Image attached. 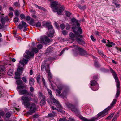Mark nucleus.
<instances>
[{"mask_svg": "<svg viewBox=\"0 0 121 121\" xmlns=\"http://www.w3.org/2000/svg\"><path fill=\"white\" fill-rule=\"evenodd\" d=\"M117 100L114 99L111 103V106H109L106 108L98 113L95 117L91 118L90 119L88 120L87 118L83 117L82 116L79 117V118L82 120L83 121H95L101 118L106 116L108 113V111L111 108V106H112L115 104Z\"/></svg>", "mask_w": 121, "mask_h": 121, "instance_id": "nucleus-1", "label": "nucleus"}, {"mask_svg": "<svg viewBox=\"0 0 121 121\" xmlns=\"http://www.w3.org/2000/svg\"><path fill=\"white\" fill-rule=\"evenodd\" d=\"M19 94L21 95H25L21 98L22 104L25 106L28 107L30 105V101L32 100L31 97H33V93L30 92L26 89H23L19 91Z\"/></svg>", "mask_w": 121, "mask_h": 121, "instance_id": "nucleus-2", "label": "nucleus"}, {"mask_svg": "<svg viewBox=\"0 0 121 121\" xmlns=\"http://www.w3.org/2000/svg\"><path fill=\"white\" fill-rule=\"evenodd\" d=\"M73 47L75 50L73 52L74 56H76L78 55H79L82 56H87L89 55V54L86 51L83 49L79 46L74 45Z\"/></svg>", "mask_w": 121, "mask_h": 121, "instance_id": "nucleus-3", "label": "nucleus"}, {"mask_svg": "<svg viewBox=\"0 0 121 121\" xmlns=\"http://www.w3.org/2000/svg\"><path fill=\"white\" fill-rule=\"evenodd\" d=\"M58 3L56 1L51 2L50 6L52 8L53 11L54 12H57L58 15H61L62 12L64 10V8L63 6L60 7V8L58 6Z\"/></svg>", "mask_w": 121, "mask_h": 121, "instance_id": "nucleus-4", "label": "nucleus"}, {"mask_svg": "<svg viewBox=\"0 0 121 121\" xmlns=\"http://www.w3.org/2000/svg\"><path fill=\"white\" fill-rule=\"evenodd\" d=\"M110 72L113 75V77L115 80V82L116 83L117 89H120V82L117 77V75L115 71L111 68H110Z\"/></svg>", "mask_w": 121, "mask_h": 121, "instance_id": "nucleus-5", "label": "nucleus"}, {"mask_svg": "<svg viewBox=\"0 0 121 121\" xmlns=\"http://www.w3.org/2000/svg\"><path fill=\"white\" fill-rule=\"evenodd\" d=\"M66 105L67 108L71 109V110L74 113L78 114H80L79 110L74 105L69 103H66Z\"/></svg>", "mask_w": 121, "mask_h": 121, "instance_id": "nucleus-6", "label": "nucleus"}, {"mask_svg": "<svg viewBox=\"0 0 121 121\" xmlns=\"http://www.w3.org/2000/svg\"><path fill=\"white\" fill-rule=\"evenodd\" d=\"M51 99L52 100V102L54 103L55 105H56L57 108L56 110L62 113H64V111L61 108V105L59 102L54 98H52Z\"/></svg>", "mask_w": 121, "mask_h": 121, "instance_id": "nucleus-7", "label": "nucleus"}, {"mask_svg": "<svg viewBox=\"0 0 121 121\" xmlns=\"http://www.w3.org/2000/svg\"><path fill=\"white\" fill-rule=\"evenodd\" d=\"M90 84L91 86H90L93 90L96 91L97 90L98 88V84L97 82L96 81L92 80L90 81Z\"/></svg>", "mask_w": 121, "mask_h": 121, "instance_id": "nucleus-8", "label": "nucleus"}, {"mask_svg": "<svg viewBox=\"0 0 121 121\" xmlns=\"http://www.w3.org/2000/svg\"><path fill=\"white\" fill-rule=\"evenodd\" d=\"M72 23H70L72 25V28L73 29H77V26H80V24L78 22V21L74 18H73L71 20Z\"/></svg>", "mask_w": 121, "mask_h": 121, "instance_id": "nucleus-9", "label": "nucleus"}, {"mask_svg": "<svg viewBox=\"0 0 121 121\" xmlns=\"http://www.w3.org/2000/svg\"><path fill=\"white\" fill-rule=\"evenodd\" d=\"M30 105L29 111L27 112V114L31 115L32 114L35 113L36 109V105L34 103H33L29 106Z\"/></svg>", "mask_w": 121, "mask_h": 121, "instance_id": "nucleus-10", "label": "nucleus"}, {"mask_svg": "<svg viewBox=\"0 0 121 121\" xmlns=\"http://www.w3.org/2000/svg\"><path fill=\"white\" fill-rule=\"evenodd\" d=\"M40 40L42 43L46 45L50 43L51 40L48 37L44 35L41 37Z\"/></svg>", "mask_w": 121, "mask_h": 121, "instance_id": "nucleus-11", "label": "nucleus"}, {"mask_svg": "<svg viewBox=\"0 0 121 121\" xmlns=\"http://www.w3.org/2000/svg\"><path fill=\"white\" fill-rule=\"evenodd\" d=\"M22 24H20L18 25L17 26V27L19 29L21 30L24 28V29L23 30L24 32H25L27 30L26 27L28 26V25L27 23L23 21H21Z\"/></svg>", "mask_w": 121, "mask_h": 121, "instance_id": "nucleus-12", "label": "nucleus"}, {"mask_svg": "<svg viewBox=\"0 0 121 121\" xmlns=\"http://www.w3.org/2000/svg\"><path fill=\"white\" fill-rule=\"evenodd\" d=\"M47 62V60H45L43 61L42 64L41 66V70L43 72L44 71V69H45V70L46 71V72L48 71V65L49 66V69H50V67H49V64H48L47 65V67L45 66V65L46 64V63Z\"/></svg>", "mask_w": 121, "mask_h": 121, "instance_id": "nucleus-13", "label": "nucleus"}, {"mask_svg": "<svg viewBox=\"0 0 121 121\" xmlns=\"http://www.w3.org/2000/svg\"><path fill=\"white\" fill-rule=\"evenodd\" d=\"M42 26H44L46 28H47L48 30H52V29H53V27L52 25H51L50 22H47L45 24L42 25Z\"/></svg>", "mask_w": 121, "mask_h": 121, "instance_id": "nucleus-14", "label": "nucleus"}, {"mask_svg": "<svg viewBox=\"0 0 121 121\" xmlns=\"http://www.w3.org/2000/svg\"><path fill=\"white\" fill-rule=\"evenodd\" d=\"M107 41L108 42L106 44V46L109 48L112 47V46H114L115 44L114 43L110 42L108 40H107Z\"/></svg>", "mask_w": 121, "mask_h": 121, "instance_id": "nucleus-15", "label": "nucleus"}, {"mask_svg": "<svg viewBox=\"0 0 121 121\" xmlns=\"http://www.w3.org/2000/svg\"><path fill=\"white\" fill-rule=\"evenodd\" d=\"M48 71L46 72L48 73V79L49 82H51L50 80L52 78V75L51 74V73L50 72V69H49V66L48 65Z\"/></svg>", "mask_w": 121, "mask_h": 121, "instance_id": "nucleus-16", "label": "nucleus"}, {"mask_svg": "<svg viewBox=\"0 0 121 121\" xmlns=\"http://www.w3.org/2000/svg\"><path fill=\"white\" fill-rule=\"evenodd\" d=\"M55 33L54 29H52V30H50L48 34V36L49 37L52 38L54 36V34Z\"/></svg>", "mask_w": 121, "mask_h": 121, "instance_id": "nucleus-17", "label": "nucleus"}, {"mask_svg": "<svg viewBox=\"0 0 121 121\" xmlns=\"http://www.w3.org/2000/svg\"><path fill=\"white\" fill-rule=\"evenodd\" d=\"M5 68L3 65H0V75L1 76L3 73H1V72H4L5 71Z\"/></svg>", "mask_w": 121, "mask_h": 121, "instance_id": "nucleus-18", "label": "nucleus"}, {"mask_svg": "<svg viewBox=\"0 0 121 121\" xmlns=\"http://www.w3.org/2000/svg\"><path fill=\"white\" fill-rule=\"evenodd\" d=\"M35 81L34 78L32 77L30 78L29 79V85L31 86L34 85Z\"/></svg>", "mask_w": 121, "mask_h": 121, "instance_id": "nucleus-19", "label": "nucleus"}, {"mask_svg": "<svg viewBox=\"0 0 121 121\" xmlns=\"http://www.w3.org/2000/svg\"><path fill=\"white\" fill-rule=\"evenodd\" d=\"M53 48L51 46H49L48 48L46 51V53H51L52 52Z\"/></svg>", "mask_w": 121, "mask_h": 121, "instance_id": "nucleus-20", "label": "nucleus"}, {"mask_svg": "<svg viewBox=\"0 0 121 121\" xmlns=\"http://www.w3.org/2000/svg\"><path fill=\"white\" fill-rule=\"evenodd\" d=\"M76 39L77 41L79 43H82L84 44H85V42L82 39L78 38V37H76Z\"/></svg>", "mask_w": 121, "mask_h": 121, "instance_id": "nucleus-21", "label": "nucleus"}, {"mask_svg": "<svg viewBox=\"0 0 121 121\" xmlns=\"http://www.w3.org/2000/svg\"><path fill=\"white\" fill-rule=\"evenodd\" d=\"M73 32L75 33V34L76 35V37H78L80 38H82L83 37L82 36L81 34H79V33L77 31L75 30H73Z\"/></svg>", "mask_w": 121, "mask_h": 121, "instance_id": "nucleus-22", "label": "nucleus"}, {"mask_svg": "<svg viewBox=\"0 0 121 121\" xmlns=\"http://www.w3.org/2000/svg\"><path fill=\"white\" fill-rule=\"evenodd\" d=\"M57 87L60 90H62L64 89H65V86L63 84H60L57 86Z\"/></svg>", "mask_w": 121, "mask_h": 121, "instance_id": "nucleus-23", "label": "nucleus"}, {"mask_svg": "<svg viewBox=\"0 0 121 121\" xmlns=\"http://www.w3.org/2000/svg\"><path fill=\"white\" fill-rule=\"evenodd\" d=\"M77 7L81 10H85L86 8V5H84L82 6L80 4H78Z\"/></svg>", "mask_w": 121, "mask_h": 121, "instance_id": "nucleus-24", "label": "nucleus"}, {"mask_svg": "<svg viewBox=\"0 0 121 121\" xmlns=\"http://www.w3.org/2000/svg\"><path fill=\"white\" fill-rule=\"evenodd\" d=\"M46 99L45 98H43V99H41L40 102V105L43 106L46 104L45 101Z\"/></svg>", "mask_w": 121, "mask_h": 121, "instance_id": "nucleus-25", "label": "nucleus"}, {"mask_svg": "<svg viewBox=\"0 0 121 121\" xmlns=\"http://www.w3.org/2000/svg\"><path fill=\"white\" fill-rule=\"evenodd\" d=\"M34 5L36 7L38 8V9H39L42 10L43 11H46V9H45L44 7H43L39 6L37 5V4H34Z\"/></svg>", "mask_w": 121, "mask_h": 121, "instance_id": "nucleus-26", "label": "nucleus"}, {"mask_svg": "<svg viewBox=\"0 0 121 121\" xmlns=\"http://www.w3.org/2000/svg\"><path fill=\"white\" fill-rule=\"evenodd\" d=\"M73 30H77V31L78 33L79 32L81 34H82V29H81V27L80 26H77V29H73Z\"/></svg>", "mask_w": 121, "mask_h": 121, "instance_id": "nucleus-27", "label": "nucleus"}, {"mask_svg": "<svg viewBox=\"0 0 121 121\" xmlns=\"http://www.w3.org/2000/svg\"><path fill=\"white\" fill-rule=\"evenodd\" d=\"M20 13L21 11L19 10H16L14 12L15 15L18 17L20 15Z\"/></svg>", "mask_w": 121, "mask_h": 121, "instance_id": "nucleus-28", "label": "nucleus"}, {"mask_svg": "<svg viewBox=\"0 0 121 121\" xmlns=\"http://www.w3.org/2000/svg\"><path fill=\"white\" fill-rule=\"evenodd\" d=\"M13 71L11 69H9L7 72V74L8 75L11 76L13 74Z\"/></svg>", "mask_w": 121, "mask_h": 121, "instance_id": "nucleus-29", "label": "nucleus"}, {"mask_svg": "<svg viewBox=\"0 0 121 121\" xmlns=\"http://www.w3.org/2000/svg\"><path fill=\"white\" fill-rule=\"evenodd\" d=\"M92 79L93 80H94L96 81H97L99 79L98 76V74H97L95 75H94L93 76Z\"/></svg>", "mask_w": 121, "mask_h": 121, "instance_id": "nucleus-30", "label": "nucleus"}, {"mask_svg": "<svg viewBox=\"0 0 121 121\" xmlns=\"http://www.w3.org/2000/svg\"><path fill=\"white\" fill-rule=\"evenodd\" d=\"M95 66L97 67H99L100 66V65L99 63L97 60H95L94 63Z\"/></svg>", "mask_w": 121, "mask_h": 121, "instance_id": "nucleus-31", "label": "nucleus"}, {"mask_svg": "<svg viewBox=\"0 0 121 121\" xmlns=\"http://www.w3.org/2000/svg\"><path fill=\"white\" fill-rule=\"evenodd\" d=\"M26 53L27 55H29L31 56H34V53L32 51L30 52L28 51Z\"/></svg>", "mask_w": 121, "mask_h": 121, "instance_id": "nucleus-32", "label": "nucleus"}, {"mask_svg": "<svg viewBox=\"0 0 121 121\" xmlns=\"http://www.w3.org/2000/svg\"><path fill=\"white\" fill-rule=\"evenodd\" d=\"M6 20L5 19V18H1L0 22L2 25H4L6 22Z\"/></svg>", "mask_w": 121, "mask_h": 121, "instance_id": "nucleus-33", "label": "nucleus"}, {"mask_svg": "<svg viewBox=\"0 0 121 121\" xmlns=\"http://www.w3.org/2000/svg\"><path fill=\"white\" fill-rule=\"evenodd\" d=\"M120 89H117L116 93L115 96L116 98H117L118 97L120 94Z\"/></svg>", "mask_w": 121, "mask_h": 121, "instance_id": "nucleus-34", "label": "nucleus"}, {"mask_svg": "<svg viewBox=\"0 0 121 121\" xmlns=\"http://www.w3.org/2000/svg\"><path fill=\"white\" fill-rule=\"evenodd\" d=\"M37 28H39L40 27H42L41 25V22L39 21H38L35 24Z\"/></svg>", "mask_w": 121, "mask_h": 121, "instance_id": "nucleus-35", "label": "nucleus"}, {"mask_svg": "<svg viewBox=\"0 0 121 121\" xmlns=\"http://www.w3.org/2000/svg\"><path fill=\"white\" fill-rule=\"evenodd\" d=\"M72 25H69L67 23L66 24V28L67 30H69L70 28H71Z\"/></svg>", "mask_w": 121, "mask_h": 121, "instance_id": "nucleus-36", "label": "nucleus"}, {"mask_svg": "<svg viewBox=\"0 0 121 121\" xmlns=\"http://www.w3.org/2000/svg\"><path fill=\"white\" fill-rule=\"evenodd\" d=\"M16 82L17 83V84L18 85H21L23 83L22 81L20 79L16 80Z\"/></svg>", "mask_w": 121, "mask_h": 121, "instance_id": "nucleus-37", "label": "nucleus"}, {"mask_svg": "<svg viewBox=\"0 0 121 121\" xmlns=\"http://www.w3.org/2000/svg\"><path fill=\"white\" fill-rule=\"evenodd\" d=\"M30 24L31 25L33 26H35V24L34 23V19L32 18L31 19L30 21Z\"/></svg>", "mask_w": 121, "mask_h": 121, "instance_id": "nucleus-38", "label": "nucleus"}, {"mask_svg": "<svg viewBox=\"0 0 121 121\" xmlns=\"http://www.w3.org/2000/svg\"><path fill=\"white\" fill-rule=\"evenodd\" d=\"M19 20V19L18 17L16 16L14 18L13 21L15 23H17L18 22Z\"/></svg>", "mask_w": 121, "mask_h": 121, "instance_id": "nucleus-39", "label": "nucleus"}, {"mask_svg": "<svg viewBox=\"0 0 121 121\" xmlns=\"http://www.w3.org/2000/svg\"><path fill=\"white\" fill-rule=\"evenodd\" d=\"M11 114L10 112H7L5 114V116L6 118H9L11 116Z\"/></svg>", "mask_w": 121, "mask_h": 121, "instance_id": "nucleus-40", "label": "nucleus"}, {"mask_svg": "<svg viewBox=\"0 0 121 121\" xmlns=\"http://www.w3.org/2000/svg\"><path fill=\"white\" fill-rule=\"evenodd\" d=\"M23 69V67H20L17 69V71L21 73H22V71Z\"/></svg>", "mask_w": 121, "mask_h": 121, "instance_id": "nucleus-41", "label": "nucleus"}, {"mask_svg": "<svg viewBox=\"0 0 121 121\" xmlns=\"http://www.w3.org/2000/svg\"><path fill=\"white\" fill-rule=\"evenodd\" d=\"M56 114V113H53V114L50 113L48 114V116L49 117H52L55 116Z\"/></svg>", "mask_w": 121, "mask_h": 121, "instance_id": "nucleus-42", "label": "nucleus"}, {"mask_svg": "<svg viewBox=\"0 0 121 121\" xmlns=\"http://www.w3.org/2000/svg\"><path fill=\"white\" fill-rule=\"evenodd\" d=\"M47 90H48V93L50 95L51 97L50 99L52 100H52L51 99V98H53V97L52 96V91H51V90L47 89Z\"/></svg>", "mask_w": 121, "mask_h": 121, "instance_id": "nucleus-43", "label": "nucleus"}, {"mask_svg": "<svg viewBox=\"0 0 121 121\" xmlns=\"http://www.w3.org/2000/svg\"><path fill=\"white\" fill-rule=\"evenodd\" d=\"M21 18V19L22 20V19H24L26 18V17L23 14H21L20 15Z\"/></svg>", "mask_w": 121, "mask_h": 121, "instance_id": "nucleus-44", "label": "nucleus"}, {"mask_svg": "<svg viewBox=\"0 0 121 121\" xmlns=\"http://www.w3.org/2000/svg\"><path fill=\"white\" fill-rule=\"evenodd\" d=\"M114 115V113H112L110 115L108 116L106 118V119H107L108 120L111 119L112 117H113Z\"/></svg>", "mask_w": 121, "mask_h": 121, "instance_id": "nucleus-45", "label": "nucleus"}, {"mask_svg": "<svg viewBox=\"0 0 121 121\" xmlns=\"http://www.w3.org/2000/svg\"><path fill=\"white\" fill-rule=\"evenodd\" d=\"M32 51H33L34 53V52L35 53H38V50L37 48H33L32 49Z\"/></svg>", "mask_w": 121, "mask_h": 121, "instance_id": "nucleus-46", "label": "nucleus"}, {"mask_svg": "<svg viewBox=\"0 0 121 121\" xmlns=\"http://www.w3.org/2000/svg\"><path fill=\"white\" fill-rule=\"evenodd\" d=\"M24 86L22 85H20L17 86V88L19 89H23L24 88Z\"/></svg>", "mask_w": 121, "mask_h": 121, "instance_id": "nucleus-47", "label": "nucleus"}, {"mask_svg": "<svg viewBox=\"0 0 121 121\" xmlns=\"http://www.w3.org/2000/svg\"><path fill=\"white\" fill-rule=\"evenodd\" d=\"M95 34L96 35L97 37H98L100 36V32L98 31H95Z\"/></svg>", "mask_w": 121, "mask_h": 121, "instance_id": "nucleus-48", "label": "nucleus"}, {"mask_svg": "<svg viewBox=\"0 0 121 121\" xmlns=\"http://www.w3.org/2000/svg\"><path fill=\"white\" fill-rule=\"evenodd\" d=\"M14 5L16 7H20V4L19 2H16L14 3Z\"/></svg>", "mask_w": 121, "mask_h": 121, "instance_id": "nucleus-49", "label": "nucleus"}, {"mask_svg": "<svg viewBox=\"0 0 121 121\" xmlns=\"http://www.w3.org/2000/svg\"><path fill=\"white\" fill-rule=\"evenodd\" d=\"M71 14V13L69 11H66V15L68 17H70Z\"/></svg>", "mask_w": 121, "mask_h": 121, "instance_id": "nucleus-50", "label": "nucleus"}, {"mask_svg": "<svg viewBox=\"0 0 121 121\" xmlns=\"http://www.w3.org/2000/svg\"><path fill=\"white\" fill-rule=\"evenodd\" d=\"M66 95L64 93H63V92L62 93H61V94H60L59 95V96H61V97L63 98H64L65 97Z\"/></svg>", "mask_w": 121, "mask_h": 121, "instance_id": "nucleus-51", "label": "nucleus"}, {"mask_svg": "<svg viewBox=\"0 0 121 121\" xmlns=\"http://www.w3.org/2000/svg\"><path fill=\"white\" fill-rule=\"evenodd\" d=\"M69 36L71 37L72 38H74L75 37V35L72 32H71L69 33Z\"/></svg>", "mask_w": 121, "mask_h": 121, "instance_id": "nucleus-52", "label": "nucleus"}, {"mask_svg": "<svg viewBox=\"0 0 121 121\" xmlns=\"http://www.w3.org/2000/svg\"><path fill=\"white\" fill-rule=\"evenodd\" d=\"M119 116L118 115H116L114 116V117L112 120V121H116L117 119V118Z\"/></svg>", "mask_w": 121, "mask_h": 121, "instance_id": "nucleus-53", "label": "nucleus"}, {"mask_svg": "<svg viewBox=\"0 0 121 121\" xmlns=\"http://www.w3.org/2000/svg\"><path fill=\"white\" fill-rule=\"evenodd\" d=\"M40 78L39 75H38L36 78V79L37 82L38 83L40 80Z\"/></svg>", "mask_w": 121, "mask_h": 121, "instance_id": "nucleus-54", "label": "nucleus"}, {"mask_svg": "<svg viewBox=\"0 0 121 121\" xmlns=\"http://www.w3.org/2000/svg\"><path fill=\"white\" fill-rule=\"evenodd\" d=\"M68 89H65V90L63 91V93H64L66 95L67 94L68 92Z\"/></svg>", "mask_w": 121, "mask_h": 121, "instance_id": "nucleus-55", "label": "nucleus"}, {"mask_svg": "<svg viewBox=\"0 0 121 121\" xmlns=\"http://www.w3.org/2000/svg\"><path fill=\"white\" fill-rule=\"evenodd\" d=\"M29 60L28 59H23V61L24 63L25 64H27Z\"/></svg>", "mask_w": 121, "mask_h": 121, "instance_id": "nucleus-56", "label": "nucleus"}, {"mask_svg": "<svg viewBox=\"0 0 121 121\" xmlns=\"http://www.w3.org/2000/svg\"><path fill=\"white\" fill-rule=\"evenodd\" d=\"M22 79L24 83H26L27 82V80L25 77H23L22 78Z\"/></svg>", "mask_w": 121, "mask_h": 121, "instance_id": "nucleus-57", "label": "nucleus"}, {"mask_svg": "<svg viewBox=\"0 0 121 121\" xmlns=\"http://www.w3.org/2000/svg\"><path fill=\"white\" fill-rule=\"evenodd\" d=\"M60 26L62 30L64 29L65 28V25L63 23L61 24Z\"/></svg>", "mask_w": 121, "mask_h": 121, "instance_id": "nucleus-58", "label": "nucleus"}, {"mask_svg": "<svg viewBox=\"0 0 121 121\" xmlns=\"http://www.w3.org/2000/svg\"><path fill=\"white\" fill-rule=\"evenodd\" d=\"M37 47L39 49H40L42 47V45L41 44H39L37 46Z\"/></svg>", "mask_w": 121, "mask_h": 121, "instance_id": "nucleus-59", "label": "nucleus"}, {"mask_svg": "<svg viewBox=\"0 0 121 121\" xmlns=\"http://www.w3.org/2000/svg\"><path fill=\"white\" fill-rule=\"evenodd\" d=\"M5 114V112L3 111H1L0 112V115L2 116H4Z\"/></svg>", "mask_w": 121, "mask_h": 121, "instance_id": "nucleus-60", "label": "nucleus"}, {"mask_svg": "<svg viewBox=\"0 0 121 121\" xmlns=\"http://www.w3.org/2000/svg\"><path fill=\"white\" fill-rule=\"evenodd\" d=\"M90 38L92 40L93 42H95V41L96 40V39H95L94 38V37L92 35L90 36Z\"/></svg>", "mask_w": 121, "mask_h": 121, "instance_id": "nucleus-61", "label": "nucleus"}, {"mask_svg": "<svg viewBox=\"0 0 121 121\" xmlns=\"http://www.w3.org/2000/svg\"><path fill=\"white\" fill-rule=\"evenodd\" d=\"M63 34L65 36L67 35L66 31V30H64L62 32Z\"/></svg>", "mask_w": 121, "mask_h": 121, "instance_id": "nucleus-62", "label": "nucleus"}, {"mask_svg": "<svg viewBox=\"0 0 121 121\" xmlns=\"http://www.w3.org/2000/svg\"><path fill=\"white\" fill-rule=\"evenodd\" d=\"M39 116L37 114H35L33 116L34 118H38Z\"/></svg>", "mask_w": 121, "mask_h": 121, "instance_id": "nucleus-63", "label": "nucleus"}, {"mask_svg": "<svg viewBox=\"0 0 121 121\" xmlns=\"http://www.w3.org/2000/svg\"><path fill=\"white\" fill-rule=\"evenodd\" d=\"M30 90L31 92H30L32 93V92H33L34 91V88L32 86H31L30 87Z\"/></svg>", "mask_w": 121, "mask_h": 121, "instance_id": "nucleus-64", "label": "nucleus"}]
</instances>
